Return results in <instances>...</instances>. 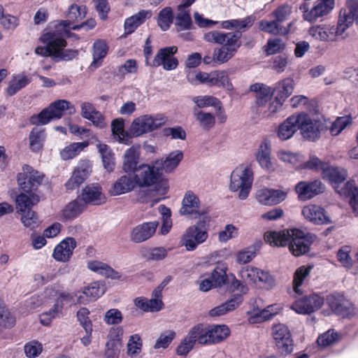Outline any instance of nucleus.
Masks as SVG:
<instances>
[{
	"label": "nucleus",
	"instance_id": "obj_57",
	"mask_svg": "<svg viewBox=\"0 0 358 358\" xmlns=\"http://www.w3.org/2000/svg\"><path fill=\"white\" fill-rule=\"evenodd\" d=\"M88 145L86 142L73 143L65 147L60 152L62 159L68 160L77 156Z\"/></svg>",
	"mask_w": 358,
	"mask_h": 358
},
{
	"label": "nucleus",
	"instance_id": "obj_60",
	"mask_svg": "<svg viewBox=\"0 0 358 358\" xmlns=\"http://www.w3.org/2000/svg\"><path fill=\"white\" fill-rule=\"evenodd\" d=\"M352 122V119L349 116H343L337 117L330 127V133L333 136L338 135Z\"/></svg>",
	"mask_w": 358,
	"mask_h": 358
},
{
	"label": "nucleus",
	"instance_id": "obj_58",
	"mask_svg": "<svg viewBox=\"0 0 358 358\" xmlns=\"http://www.w3.org/2000/svg\"><path fill=\"white\" fill-rule=\"evenodd\" d=\"M159 212L162 215V227L160 229V234H167L172 227L171 211L170 208L164 205H160L158 207Z\"/></svg>",
	"mask_w": 358,
	"mask_h": 358
},
{
	"label": "nucleus",
	"instance_id": "obj_34",
	"mask_svg": "<svg viewBox=\"0 0 358 358\" xmlns=\"http://www.w3.org/2000/svg\"><path fill=\"white\" fill-rule=\"evenodd\" d=\"M243 301V296L241 294H234L231 298L225 303L215 307L209 311V315L217 317L223 315L230 311L235 310Z\"/></svg>",
	"mask_w": 358,
	"mask_h": 358
},
{
	"label": "nucleus",
	"instance_id": "obj_54",
	"mask_svg": "<svg viewBox=\"0 0 358 358\" xmlns=\"http://www.w3.org/2000/svg\"><path fill=\"white\" fill-rule=\"evenodd\" d=\"M193 115L203 129L209 130L215 124V117L210 113L199 110L197 108H194Z\"/></svg>",
	"mask_w": 358,
	"mask_h": 358
},
{
	"label": "nucleus",
	"instance_id": "obj_46",
	"mask_svg": "<svg viewBox=\"0 0 358 358\" xmlns=\"http://www.w3.org/2000/svg\"><path fill=\"white\" fill-rule=\"evenodd\" d=\"M111 130L114 138L120 143L128 145L131 142V135L124 129V121L115 119L111 123Z\"/></svg>",
	"mask_w": 358,
	"mask_h": 358
},
{
	"label": "nucleus",
	"instance_id": "obj_12",
	"mask_svg": "<svg viewBox=\"0 0 358 358\" xmlns=\"http://www.w3.org/2000/svg\"><path fill=\"white\" fill-rule=\"evenodd\" d=\"M73 304L74 301L70 293H59L53 306L48 311L40 315L41 322L43 325H49L53 319L62 316V310L64 306H71Z\"/></svg>",
	"mask_w": 358,
	"mask_h": 358
},
{
	"label": "nucleus",
	"instance_id": "obj_14",
	"mask_svg": "<svg viewBox=\"0 0 358 358\" xmlns=\"http://www.w3.org/2000/svg\"><path fill=\"white\" fill-rule=\"evenodd\" d=\"M324 303V297L318 294L304 296L295 301L291 308L299 314H310L320 309Z\"/></svg>",
	"mask_w": 358,
	"mask_h": 358
},
{
	"label": "nucleus",
	"instance_id": "obj_17",
	"mask_svg": "<svg viewBox=\"0 0 358 358\" xmlns=\"http://www.w3.org/2000/svg\"><path fill=\"white\" fill-rule=\"evenodd\" d=\"M273 336L275 345L281 354H287L292 351V340L289 330L283 324H278L273 327Z\"/></svg>",
	"mask_w": 358,
	"mask_h": 358
},
{
	"label": "nucleus",
	"instance_id": "obj_61",
	"mask_svg": "<svg viewBox=\"0 0 358 358\" xmlns=\"http://www.w3.org/2000/svg\"><path fill=\"white\" fill-rule=\"evenodd\" d=\"M123 335V329L121 327H112L108 334L109 341L106 343L108 347H120Z\"/></svg>",
	"mask_w": 358,
	"mask_h": 358
},
{
	"label": "nucleus",
	"instance_id": "obj_45",
	"mask_svg": "<svg viewBox=\"0 0 358 358\" xmlns=\"http://www.w3.org/2000/svg\"><path fill=\"white\" fill-rule=\"evenodd\" d=\"M280 309L281 306L280 304L268 306L264 309L252 314L249 317V322L250 323H259L268 320L278 314Z\"/></svg>",
	"mask_w": 358,
	"mask_h": 358
},
{
	"label": "nucleus",
	"instance_id": "obj_4",
	"mask_svg": "<svg viewBox=\"0 0 358 358\" xmlns=\"http://www.w3.org/2000/svg\"><path fill=\"white\" fill-rule=\"evenodd\" d=\"M252 181L253 172L251 168L241 165L232 171L229 188L233 192L240 189L238 198L243 200L248 196Z\"/></svg>",
	"mask_w": 358,
	"mask_h": 358
},
{
	"label": "nucleus",
	"instance_id": "obj_63",
	"mask_svg": "<svg viewBox=\"0 0 358 358\" xmlns=\"http://www.w3.org/2000/svg\"><path fill=\"white\" fill-rule=\"evenodd\" d=\"M213 52L215 62L219 64H224L228 62L236 54L235 52L222 46L215 48Z\"/></svg>",
	"mask_w": 358,
	"mask_h": 358
},
{
	"label": "nucleus",
	"instance_id": "obj_30",
	"mask_svg": "<svg viewBox=\"0 0 358 358\" xmlns=\"http://www.w3.org/2000/svg\"><path fill=\"white\" fill-rule=\"evenodd\" d=\"M298 122L297 114L288 117L278 126V137L282 141H286L292 138L298 130Z\"/></svg>",
	"mask_w": 358,
	"mask_h": 358
},
{
	"label": "nucleus",
	"instance_id": "obj_35",
	"mask_svg": "<svg viewBox=\"0 0 358 358\" xmlns=\"http://www.w3.org/2000/svg\"><path fill=\"white\" fill-rule=\"evenodd\" d=\"M182 158L183 154L180 150H174L165 159L157 160L155 164L159 168V171L170 173L178 166Z\"/></svg>",
	"mask_w": 358,
	"mask_h": 358
},
{
	"label": "nucleus",
	"instance_id": "obj_28",
	"mask_svg": "<svg viewBox=\"0 0 358 358\" xmlns=\"http://www.w3.org/2000/svg\"><path fill=\"white\" fill-rule=\"evenodd\" d=\"M302 214L303 217L310 222L316 224H327L330 222L328 216L326 215L324 210L317 205H308L303 208Z\"/></svg>",
	"mask_w": 358,
	"mask_h": 358
},
{
	"label": "nucleus",
	"instance_id": "obj_37",
	"mask_svg": "<svg viewBox=\"0 0 358 358\" xmlns=\"http://www.w3.org/2000/svg\"><path fill=\"white\" fill-rule=\"evenodd\" d=\"M79 197L85 205L88 203L99 205L102 200L101 188L98 185H87L83 189V192Z\"/></svg>",
	"mask_w": 358,
	"mask_h": 358
},
{
	"label": "nucleus",
	"instance_id": "obj_29",
	"mask_svg": "<svg viewBox=\"0 0 358 358\" xmlns=\"http://www.w3.org/2000/svg\"><path fill=\"white\" fill-rule=\"evenodd\" d=\"M140 151L138 146H131L124 154L122 170L125 173L132 174L141 164H139Z\"/></svg>",
	"mask_w": 358,
	"mask_h": 358
},
{
	"label": "nucleus",
	"instance_id": "obj_21",
	"mask_svg": "<svg viewBox=\"0 0 358 358\" xmlns=\"http://www.w3.org/2000/svg\"><path fill=\"white\" fill-rule=\"evenodd\" d=\"M158 225V221L145 222L138 224L131 231V241L136 243L148 241L155 235Z\"/></svg>",
	"mask_w": 358,
	"mask_h": 358
},
{
	"label": "nucleus",
	"instance_id": "obj_7",
	"mask_svg": "<svg viewBox=\"0 0 358 358\" xmlns=\"http://www.w3.org/2000/svg\"><path fill=\"white\" fill-rule=\"evenodd\" d=\"M45 176L28 164L22 166L17 176L18 185L24 192H34L42 184Z\"/></svg>",
	"mask_w": 358,
	"mask_h": 358
},
{
	"label": "nucleus",
	"instance_id": "obj_26",
	"mask_svg": "<svg viewBox=\"0 0 358 358\" xmlns=\"http://www.w3.org/2000/svg\"><path fill=\"white\" fill-rule=\"evenodd\" d=\"M43 43L46 46H38L35 49L36 54L41 56H50L54 58L55 50L58 43H62V41L58 38V31L48 32L44 34L42 38Z\"/></svg>",
	"mask_w": 358,
	"mask_h": 358
},
{
	"label": "nucleus",
	"instance_id": "obj_11",
	"mask_svg": "<svg viewBox=\"0 0 358 358\" xmlns=\"http://www.w3.org/2000/svg\"><path fill=\"white\" fill-rule=\"evenodd\" d=\"M164 123L162 118L150 115H144L135 118L129 128L132 136L138 137L144 134L154 131Z\"/></svg>",
	"mask_w": 358,
	"mask_h": 358
},
{
	"label": "nucleus",
	"instance_id": "obj_47",
	"mask_svg": "<svg viewBox=\"0 0 358 358\" xmlns=\"http://www.w3.org/2000/svg\"><path fill=\"white\" fill-rule=\"evenodd\" d=\"M253 24V19L251 16L243 19H232L222 21L221 26L225 29H235L236 31H245Z\"/></svg>",
	"mask_w": 358,
	"mask_h": 358
},
{
	"label": "nucleus",
	"instance_id": "obj_15",
	"mask_svg": "<svg viewBox=\"0 0 358 358\" xmlns=\"http://www.w3.org/2000/svg\"><path fill=\"white\" fill-rule=\"evenodd\" d=\"M354 22L358 24V1L348 0L345 7L340 10L337 24L344 33Z\"/></svg>",
	"mask_w": 358,
	"mask_h": 358
},
{
	"label": "nucleus",
	"instance_id": "obj_51",
	"mask_svg": "<svg viewBox=\"0 0 358 358\" xmlns=\"http://www.w3.org/2000/svg\"><path fill=\"white\" fill-rule=\"evenodd\" d=\"M175 19V26L178 31L189 30L192 28V21L189 10H182L177 8Z\"/></svg>",
	"mask_w": 358,
	"mask_h": 358
},
{
	"label": "nucleus",
	"instance_id": "obj_5",
	"mask_svg": "<svg viewBox=\"0 0 358 358\" xmlns=\"http://www.w3.org/2000/svg\"><path fill=\"white\" fill-rule=\"evenodd\" d=\"M66 110H69L70 114L75 112L74 107L69 101L63 99L57 100L38 114L32 115L30 122L32 124L44 125L52 120L61 118Z\"/></svg>",
	"mask_w": 358,
	"mask_h": 358
},
{
	"label": "nucleus",
	"instance_id": "obj_53",
	"mask_svg": "<svg viewBox=\"0 0 358 358\" xmlns=\"http://www.w3.org/2000/svg\"><path fill=\"white\" fill-rule=\"evenodd\" d=\"M85 203L80 197L70 202L63 211V216L66 220H73L78 216L85 208Z\"/></svg>",
	"mask_w": 358,
	"mask_h": 358
},
{
	"label": "nucleus",
	"instance_id": "obj_16",
	"mask_svg": "<svg viewBox=\"0 0 358 358\" xmlns=\"http://www.w3.org/2000/svg\"><path fill=\"white\" fill-rule=\"evenodd\" d=\"M87 14V8L85 6H78L76 3L71 4L67 11V20H62L56 26V30L58 32L69 34V29H71L73 22L84 19Z\"/></svg>",
	"mask_w": 358,
	"mask_h": 358
},
{
	"label": "nucleus",
	"instance_id": "obj_6",
	"mask_svg": "<svg viewBox=\"0 0 358 358\" xmlns=\"http://www.w3.org/2000/svg\"><path fill=\"white\" fill-rule=\"evenodd\" d=\"M297 118L298 129L303 138L313 142L319 139L324 124L318 117L301 112L297 114Z\"/></svg>",
	"mask_w": 358,
	"mask_h": 358
},
{
	"label": "nucleus",
	"instance_id": "obj_13",
	"mask_svg": "<svg viewBox=\"0 0 358 358\" xmlns=\"http://www.w3.org/2000/svg\"><path fill=\"white\" fill-rule=\"evenodd\" d=\"M327 303L331 310L343 318H350L355 315L353 304L343 295L330 294L327 297Z\"/></svg>",
	"mask_w": 358,
	"mask_h": 358
},
{
	"label": "nucleus",
	"instance_id": "obj_1",
	"mask_svg": "<svg viewBox=\"0 0 358 358\" xmlns=\"http://www.w3.org/2000/svg\"><path fill=\"white\" fill-rule=\"evenodd\" d=\"M266 242L275 246L288 245L289 251L294 256H300L309 251L312 236L297 229L280 231H268L264 235Z\"/></svg>",
	"mask_w": 358,
	"mask_h": 358
},
{
	"label": "nucleus",
	"instance_id": "obj_18",
	"mask_svg": "<svg viewBox=\"0 0 358 358\" xmlns=\"http://www.w3.org/2000/svg\"><path fill=\"white\" fill-rule=\"evenodd\" d=\"M179 212L182 215H192L194 217L206 215L205 210L201 208L199 197L192 191H187L185 194Z\"/></svg>",
	"mask_w": 358,
	"mask_h": 358
},
{
	"label": "nucleus",
	"instance_id": "obj_38",
	"mask_svg": "<svg viewBox=\"0 0 358 358\" xmlns=\"http://www.w3.org/2000/svg\"><path fill=\"white\" fill-rule=\"evenodd\" d=\"M87 268L106 278H110L113 280H119L121 278V274L115 271L112 267L106 263L99 261H89Z\"/></svg>",
	"mask_w": 358,
	"mask_h": 358
},
{
	"label": "nucleus",
	"instance_id": "obj_23",
	"mask_svg": "<svg viewBox=\"0 0 358 358\" xmlns=\"http://www.w3.org/2000/svg\"><path fill=\"white\" fill-rule=\"evenodd\" d=\"M103 289L99 287L98 282H93L90 286L85 287L83 291L70 293L74 304H85L91 301H95L103 294Z\"/></svg>",
	"mask_w": 358,
	"mask_h": 358
},
{
	"label": "nucleus",
	"instance_id": "obj_22",
	"mask_svg": "<svg viewBox=\"0 0 358 358\" xmlns=\"http://www.w3.org/2000/svg\"><path fill=\"white\" fill-rule=\"evenodd\" d=\"M91 171L90 161H80L75 169L72 176L66 182V189L73 190L78 188L87 179Z\"/></svg>",
	"mask_w": 358,
	"mask_h": 358
},
{
	"label": "nucleus",
	"instance_id": "obj_31",
	"mask_svg": "<svg viewBox=\"0 0 358 358\" xmlns=\"http://www.w3.org/2000/svg\"><path fill=\"white\" fill-rule=\"evenodd\" d=\"M136 186L132 174L126 173L120 176L113 184L110 193L117 196L123 194L133 190Z\"/></svg>",
	"mask_w": 358,
	"mask_h": 358
},
{
	"label": "nucleus",
	"instance_id": "obj_42",
	"mask_svg": "<svg viewBox=\"0 0 358 358\" xmlns=\"http://www.w3.org/2000/svg\"><path fill=\"white\" fill-rule=\"evenodd\" d=\"M108 46L103 40H96L93 44V61L90 64V68L97 69L101 66L102 59L107 55Z\"/></svg>",
	"mask_w": 358,
	"mask_h": 358
},
{
	"label": "nucleus",
	"instance_id": "obj_33",
	"mask_svg": "<svg viewBox=\"0 0 358 358\" xmlns=\"http://www.w3.org/2000/svg\"><path fill=\"white\" fill-rule=\"evenodd\" d=\"M250 90L256 92V103L258 110L261 108L267 106L268 101H270L273 94H274L273 90L270 87L261 83H255L250 86Z\"/></svg>",
	"mask_w": 358,
	"mask_h": 358
},
{
	"label": "nucleus",
	"instance_id": "obj_8",
	"mask_svg": "<svg viewBox=\"0 0 358 358\" xmlns=\"http://www.w3.org/2000/svg\"><path fill=\"white\" fill-rule=\"evenodd\" d=\"M241 32H224L212 31L204 34L206 41L222 45V47L231 50L235 52L241 45Z\"/></svg>",
	"mask_w": 358,
	"mask_h": 358
},
{
	"label": "nucleus",
	"instance_id": "obj_59",
	"mask_svg": "<svg viewBox=\"0 0 358 358\" xmlns=\"http://www.w3.org/2000/svg\"><path fill=\"white\" fill-rule=\"evenodd\" d=\"M313 267L309 266L308 267L301 266L294 273L293 284L294 289L296 293H299V287L302 285L304 279L308 275Z\"/></svg>",
	"mask_w": 358,
	"mask_h": 358
},
{
	"label": "nucleus",
	"instance_id": "obj_27",
	"mask_svg": "<svg viewBox=\"0 0 358 358\" xmlns=\"http://www.w3.org/2000/svg\"><path fill=\"white\" fill-rule=\"evenodd\" d=\"M257 199L262 205H276L286 198L283 191L273 189H262L257 192Z\"/></svg>",
	"mask_w": 358,
	"mask_h": 358
},
{
	"label": "nucleus",
	"instance_id": "obj_9",
	"mask_svg": "<svg viewBox=\"0 0 358 358\" xmlns=\"http://www.w3.org/2000/svg\"><path fill=\"white\" fill-rule=\"evenodd\" d=\"M334 0H317L311 8L308 3H303L299 6V10L303 13V20L313 23L318 18L330 13L334 8Z\"/></svg>",
	"mask_w": 358,
	"mask_h": 358
},
{
	"label": "nucleus",
	"instance_id": "obj_19",
	"mask_svg": "<svg viewBox=\"0 0 358 358\" xmlns=\"http://www.w3.org/2000/svg\"><path fill=\"white\" fill-rule=\"evenodd\" d=\"M176 46H170L161 48L155 55L152 63L154 66H162L166 71H171L177 68L178 59L173 57L177 52Z\"/></svg>",
	"mask_w": 358,
	"mask_h": 358
},
{
	"label": "nucleus",
	"instance_id": "obj_55",
	"mask_svg": "<svg viewBox=\"0 0 358 358\" xmlns=\"http://www.w3.org/2000/svg\"><path fill=\"white\" fill-rule=\"evenodd\" d=\"M174 20V15L171 7H165L159 11L157 15V24L162 31H167Z\"/></svg>",
	"mask_w": 358,
	"mask_h": 358
},
{
	"label": "nucleus",
	"instance_id": "obj_49",
	"mask_svg": "<svg viewBox=\"0 0 358 358\" xmlns=\"http://www.w3.org/2000/svg\"><path fill=\"white\" fill-rule=\"evenodd\" d=\"M45 138V129L39 127H34L29 134V148L34 152H39L43 145Z\"/></svg>",
	"mask_w": 358,
	"mask_h": 358
},
{
	"label": "nucleus",
	"instance_id": "obj_3",
	"mask_svg": "<svg viewBox=\"0 0 358 358\" xmlns=\"http://www.w3.org/2000/svg\"><path fill=\"white\" fill-rule=\"evenodd\" d=\"M210 218L204 215L194 225L188 227L182 235L181 245L187 251H194L199 245L204 243L208 237V227Z\"/></svg>",
	"mask_w": 358,
	"mask_h": 358
},
{
	"label": "nucleus",
	"instance_id": "obj_48",
	"mask_svg": "<svg viewBox=\"0 0 358 358\" xmlns=\"http://www.w3.org/2000/svg\"><path fill=\"white\" fill-rule=\"evenodd\" d=\"M30 82L31 78L24 73L15 75L9 82L6 92L8 95L13 96L26 87Z\"/></svg>",
	"mask_w": 358,
	"mask_h": 358
},
{
	"label": "nucleus",
	"instance_id": "obj_39",
	"mask_svg": "<svg viewBox=\"0 0 358 358\" xmlns=\"http://www.w3.org/2000/svg\"><path fill=\"white\" fill-rule=\"evenodd\" d=\"M68 36L69 34L58 32V38L62 41V43L61 42L58 43L56 46V49L55 50V59H58L59 60L64 61H71L73 58L77 57L78 54V51L77 50H64V48L66 45V41L65 38Z\"/></svg>",
	"mask_w": 358,
	"mask_h": 358
},
{
	"label": "nucleus",
	"instance_id": "obj_25",
	"mask_svg": "<svg viewBox=\"0 0 358 358\" xmlns=\"http://www.w3.org/2000/svg\"><path fill=\"white\" fill-rule=\"evenodd\" d=\"M338 25L336 26H315L309 29V34L321 41H334L336 36H341Z\"/></svg>",
	"mask_w": 358,
	"mask_h": 358
},
{
	"label": "nucleus",
	"instance_id": "obj_2",
	"mask_svg": "<svg viewBox=\"0 0 358 358\" xmlns=\"http://www.w3.org/2000/svg\"><path fill=\"white\" fill-rule=\"evenodd\" d=\"M323 179L329 180L341 196L350 198V205L358 216V187L354 180L343 184L347 178L345 169L327 165L322 172Z\"/></svg>",
	"mask_w": 358,
	"mask_h": 358
},
{
	"label": "nucleus",
	"instance_id": "obj_52",
	"mask_svg": "<svg viewBox=\"0 0 358 358\" xmlns=\"http://www.w3.org/2000/svg\"><path fill=\"white\" fill-rule=\"evenodd\" d=\"M209 86L222 87L228 90L232 89V85L229 82V76L224 71L210 72Z\"/></svg>",
	"mask_w": 358,
	"mask_h": 358
},
{
	"label": "nucleus",
	"instance_id": "obj_62",
	"mask_svg": "<svg viewBox=\"0 0 358 358\" xmlns=\"http://www.w3.org/2000/svg\"><path fill=\"white\" fill-rule=\"evenodd\" d=\"M90 312L87 308H82L77 312V318L85 332H92V323L89 317Z\"/></svg>",
	"mask_w": 358,
	"mask_h": 358
},
{
	"label": "nucleus",
	"instance_id": "obj_20",
	"mask_svg": "<svg viewBox=\"0 0 358 358\" xmlns=\"http://www.w3.org/2000/svg\"><path fill=\"white\" fill-rule=\"evenodd\" d=\"M325 189L324 185L319 180L313 181H301L295 186V191L300 200H308L322 193Z\"/></svg>",
	"mask_w": 358,
	"mask_h": 358
},
{
	"label": "nucleus",
	"instance_id": "obj_44",
	"mask_svg": "<svg viewBox=\"0 0 358 358\" xmlns=\"http://www.w3.org/2000/svg\"><path fill=\"white\" fill-rule=\"evenodd\" d=\"M208 329L209 345L219 343L230 334L229 329L224 324L209 325Z\"/></svg>",
	"mask_w": 358,
	"mask_h": 358
},
{
	"label": "nucleus",
	"instance_id": "obj_24",
	"mask_svg": "<svg viewBox=\"0 0 358 358\" xmlns=\"http://www.w3.org/2000/svg\"><path fill=\"white\" fill-rule=\"evenodd\" d=\"M76 247V241L73 238L68 237L57 244L52 252V257L59 262H67L73 255Z\"/></svg>",
	"mask_w": 358,
	"mask_h": 358
},
{
	"label": "nucleus",
	"instance_id": "obj_56",
	"mask_svg": "<svg viewBox=\"0 0 358 358\" xmlns=\"http://www.w3.org/2000/svg\"><path fill=\"white\" fill-rule=\"evenodd\" d=\"M97 147L101 155L104 168L109 172L113 171L115 169L114 154L106 144H99Z\"/></svg>",
	"mask_w": 358,
	"mask_h": 358
},
{
	"label": "nucleus",
	"instance_id": "obj_41",
	"mask_svg": "<svg viewBox=\"0 0 358 358\" xmlns=\"http://www.w3.org/2000/svg\"><path fill=\"white\" fill-rule=\"evenodd\" d=\"M195 345L198 343L201 345H209L208 326L203 324H197L190 329L187 335Z\"/></svg>",
	"mask_w": 358,
	"mask_h": 358
},
{
	"label": "nucleus",
	"instance_id": "obj_36",
	"mask_svg": "<svg viewBox=\"0 0 358 358\" xmlns=\"http://www.w3.org/2000/svg\"><path fill=\"white\" fill-rule=\"evenodd\" d=\"M40 199L35 192H24L20 194L15 199L16 208L18 213L32 210L33 206L38 203Z\"/></svg>",
	"mask_w": 358,
	"mask_h": 358
},
{
	"label": "nucleus",
	"instance_id": "obj_10",
	"mask_svg": "<svg viewBox=\"0 0 358 358\" xmlns=\"http://www.w3.org/2000/svg\"><path fill=\"white\" fill-rule=\"evenodd\" d=\"M160 174L159 168L156 164L150 166L141 164L138 169L132 173V176L136 186L147 187L157 183Z\"/></svg>",
	"mask_w": 358,
	"mask_h": 358
},
{
	"label": "nucleus",
	"instance_id": "obj_50",
	"mask_svg": "<svg viewBox=\"0 0 358 358\" xmlns=\"http://www.w3.org/2000/svg\"><path fill=\"white\" fill-rule=\"evenodd\" d=\"M294 90V80L287 78L279 82L273 89V92L276 99L283 100L289 96Z\"/></svg>",
	"mask_w": 358,
	"mask_h": 358
},
{
	"label": "nucleus",
	"instance_id": "obj_32",
	"mask_svg": "<svg viewBox=\"0 0 358 358\" xmlns=\"http://www.w3.org/2000/svg\"><path fill=\"white\" fill-rule=\"evenodd\" d=\"M271 141L265 138L259 145L258 151L256 154L257 160L262 169L267 171L273 169L272 162L271 161Z\"/></svg>",
	"mask_w": 358,
	"mask_h": 358
},
{
	"label": "nucleus",
	"instance_id": "obj_43",
	"mask_svg": "<svg viewBox=\"0 0 358 358\" xmlns=\"http://www.w3.org/2000/svg\"><path fill=\"white\" fill-rule=\"evenodd\" d=\"M291 24L288 27L280 24L275 19L271 21L262 20L259 22V29L273 35H286L289 31Z\"/></svg>",
	"mask_w": 358,
	"mask_h": 358
},
{
	"label": "nucleus",
	"instance_id": "obj_40",
	"mask_svg": "<svg viewBox=\"0 0 358 358\" xmlns=\"http://www.w3.org/2000/svg\"><path fill=\"white\" fill-rule=\"evenodd\" d=\"M150 16V11L141 10L138 13L127 18L124 24L125 34H131L134 32V31Z\"/></svg>",
	"mask_w": 358,
	"mask_h": 358
},
{
	"label": "nucleus",
	"instance_id": "obj_64",
	"mask_svg": "<svg viewBox=\"0 0 358 358\" xmlns=\"http://www.w3.org/2000/svg\"><path fill=\"white\" fill-rule=\"evenodd\" d=\"M142 341L138 334H134L129 337L127 343V352L131 356H135L141 351Z\"/></svg>",
	"mask_w": 358,
	"mask_h": 358
}]
</instances>
